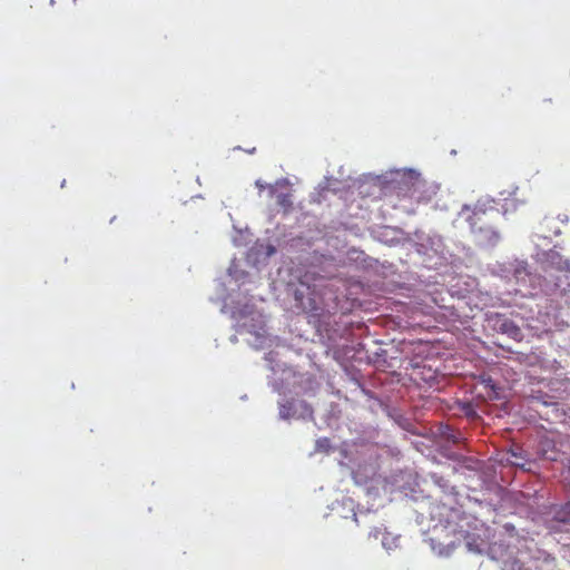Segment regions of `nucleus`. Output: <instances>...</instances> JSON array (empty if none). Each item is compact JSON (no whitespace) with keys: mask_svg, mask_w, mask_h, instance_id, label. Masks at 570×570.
Listing matches in <instances>:
<instances>
[{"mask_svg":"<svg viewBox=\"0 0 570 570\" xmlns=\"http://www.w3.org/2000/svg\"><path fill=\"white\" fill-rule=\"evenodd\" d=\"M461 216L470 225L471 233L474 235L476 242L482 245H493L499 239V234L495 229L494 223L500 217L499 209L494 207L487 208L484 205L475 204L473 207L463 206Z\"/></svg>","mask_w":570,"mask_h":570,"instance_id":"obj_1","label":"nucleus"},{"mask_svg":"<svg viewBox=\"0 0 570 570\" xmlns=\"http://www.w3.org/2000/svg\"><path fill=\"white\" fill-rule=\"evenodd\" d=\"M548 261L552 268L567 274L564 279L561 277L556 279L554 287L559 291L561 296L568 297L570 299V282L568 281V275H570V258L563 257L558 252H550L548 255Z\"/></svg>","mask_w":570,"mask_h":570,"instance_id":"obj_2","label":"nucleus"},{"mask_svg":"<svg viewBox=\"0 0 570 570\" xmlns=\"http://www.w3.org/2000/svg\"><path fill=\"white\" fill-rule=\"evenodd\" d=\"M276 203L285 212H289L293 208L292 194L281 193L276 195Z\"/></svg>","mask_w":570,"mask_h":570,"instance_id":"obj_3","label":"nucleus"},{"mask_svg":"<svg viewBox=\"0 0 570 570\" xmlns=\"http://www.w3.org/2000/svg\"><path fill=\"white\" fill-rule=\"evenodd\" d=\"M293 402H286L279 406V415L282 419H289L293 415Z\"/></svg>","mask_w":570,"mask_h":570,"instance_id":"obj_4","label":"nucleus"},{"mask_svg":"<svg viewBox=\"0 0 570 570\" xmlns=\"http://www.w3.org/2000/svg\"><path fill=\"white\" fill-rule=\"evenodd\" d=\"M501 331L503 333H508L510 335L517 334L519 332V328L513 324L511 321H504L501 325Z\"/></svg>","mask_w":570,"mask_h":570,"instance_id":"obj_5","label":"nucleus"},{"mask_svg":"<svg viewBox=\"0 0 570 570\" xmlns=\"http://www.w3.org/2000/svg\"><path fill=\"white\" fill-rule=\"evenodd\" d=\"M510 455L512 459H508V461L512 464V465H515V466H523V456L521 455V453H518L515 451H511L510 452Z\"/></svg>","mask_w":570,"mask_h":570,"instance_id":"obj_6","label":"nucleus"},{"mask_svg":"<svg viewBox=\"0 0 570 570\" xmlns=\"http://www.w3.org/2000/svg\"><path fill=\"white\" fill-rule=\"evenodd\" d=\"M562 513L564 514V517L560 518V520L563 522H569L570 521V501L568 503H566V505L563 507Z\"/></svg>","mask_w":570,"mask_h":570,"instance_id":"obj_7","label":"nucleus"},{"mask_svg":"<svg viewBox=\"0 0 570 570\" xmlns=\"http://www.w3.org/2000/svg\"><path fill=\"white\" fill-rule=\"evenodd\" d=\"M317 448L320 450H324V451H327V449L330 448V441L328 439H321L317 441Z\"/></svg>","mask_w":570,"mask_h":570,"instance_id":"obj_8","label":"nucleus"},{"mask_svg":"<svg viewBox=\"0 0 570 570\" xmlns=\"http://www.w3.org/2000/svg\"><path fill=\"white\" fill-rule=\"evenodd\" d=\"M511 569H512V570H515V569H518V570H527V569H523V568H522V566H521V564H519V562H513V563L511 564Z\"/></svg>","mask_w":570,"mask_h":570,"instance_id":"obj_9","label":"nucleus"},{"mask_svg":"<svg viewBox=\"0 0 570 570\" xmlns=\"http://www.w3.org/2000/svg\"><path fill=\"white\" fill-rule=\"evenodd\" d=\"M268 191L271 194V196H273L275 194V187L274 186H268Z\"/></svg>","mask_w":570,"mask_h":570,"instance_id":"obj_10","label":"nucleus"},{"mask_svg":"<svg viewBox=\"0 0 570 570\" xmlns=\"http://www.w3.org/2000/svg\"><path fill=\"white\" fill-rule=\"evenodd\" d=\"M256 186L259 188V189H263L264 188V185L261 184L259 181L256 183Z\"/></svg>","mask_w":570,"mask_h":570,"instance_id":"obj_11","label":"nucleus"},{"mask_svg":"<svg viewBox=\"0 0 570 570\" xmlns=\"http://www.w3.org/2000/svg\"><path fill=\"white\" fill-rule=\"evenodd\" d=\"M448 439H453V442H456V440L454 439V436L452 434H446Z\"/></svg>","mask_w":570,"mask_h":570,"instance_id":"obj_12","label":"nucleus"}]
</instances>
